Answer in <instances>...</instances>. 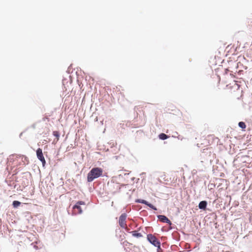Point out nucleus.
Listing matches in <instances>:
<instances>
[{"label": "nucleus", "instance_id": "1", "mask_svg": "<svg viewBox=\"0 0 252 252\" xmlns=\"http://www.w3.org/2000/svg\"><path fill=\"white\" fill-rule=\"evenodd\" d=\"M103 169L100 167L93 168L88 173L87 175V181L89 182H92L102 175Z\"/></svg>", "mask_w": 252, "mask_h": 252}, {"label": "nucleus", "instance_id": "2", "mask_svg": "<svg viewBox=\"0 0 252 252\" xmlns=\"http://www.w3.org/2000/svg\"><path fill=\"white\" fill-rule=\"evenodd\" d=\"M10 158L13 160L14 164L16 166L26 165L29 163L28 158L24 155H12Z\"/></svg>", "mask_w": 252, "mask_h": 252}, {"label": "nucleus", "instance_id": "3", "mask_svg": "<svg viewBox=\"0 0 252 252\" xmlns=\"http://www.w3.org/2000/svg\"><path fill=\"white\" fill-rule=\"evenodd\" d=\"M147 239L151 244H152L155 247H157L158 248H160V242L158 240L156 237L153 235V234H148L147 235Z\"/></svg>", "mask_w": 252, "mask_h": 252}, {"label": "nucleus", "instance_id": "4", "mask_svg": "<svg viewBox=\"0 0 252 252\" xmlns=\"http://www.w3.org/2000/svg\"><path fill=\"white\" fill-rule=\"evenodd\" d=\"M85 205V203L84 201H78L76 203V204L73 206V209L74 212L76 214H81L82 213V210L80 207V205Z\"/></svg>", "mask_w": 252, "mask_h": 252}, {"label": "nucleus", "instance_id": "5", "mask_svg": "<svg viewBox=\"0 0 252 252\" xmlns=\"http://www.w3.org/2000/svg\"><path fill=\"white\" fill-rule=\"evenodd\" d=\"M126 214H122L119 220V223L121 227L123 228H126L127 225L126 224Z\"/></svg>", "mask_w": 252, "mask_h": 252}, {"label": "nucleus", "instance_id": "6", "mask_svg": "<svg viewBox=\"0 0 252 252\" xmlns=\"http://www.w3.org/2000/svg\"><path fill=\"white\" fill-rule=\"evenodd\" d=\"M36 156L38 159L40 160L44 166L46 163L45 158L42 153V150L40 148H38L36 150Z\"/></svg>", "mask_w": 252, "mask_h": 252}, {"label": "nucleus", "instance_id": "7", "mask_svg": "<svg viewBox=\"0 0 252 252\" xmlns=\"http://www.w3.org/2000/svg\"><path fill=\"white\" fill-rule=\"evenodd\" d=\"M136 202H138V203H142V204H144L148 206L149 207H150L151 208H152V209H153L154 210H157V208L156 207H155L152 204L149 203L148 202H147V201H146L145 200L139 199H137L136 201Z\"/></svg>", "mask_w": 252, "mask_h": 252}, {"label": "nucleus", "instance_id": "8", "mask_svg": "<svg viewBox=\"0 0 252 252\" xmlns=\"http://www.w3.org/2000/svg\"><path fill=\"white\" fill-rule=\"evenodd\" d=\"M214 135H208L206 137V139L207 140V142H205L203 143H201L202 144H206L207 145H211L212 143L213 142V141L214 139Z\"/></svg>", "mask_w": 252, "mask_h": 252}, {"label": "nucleus", "instance_id": "9", "mask_svg": "<svg viewBox=\"0 0 252 252\" xmlns=\"http://www.w3.org/2000/svg\"><path fill=\"white\" fill-rule=\"evenodd\" d=\"M158 219L163 222H166L168 224H171L170 220L165 216L159 215L158 216Z\"/></svg>", "mask_w": 252, "mask_h": 252}, {"label": "nucleus", "instance_id": "10", "mask_svg": "<svg viewBox=\"0 0 252 252\" xmlns=\"http://www.w3.org/2000/svg\"><path fill=\"white\" fill-rule=\"evenodd\" d=\"M206 206L207 202L205 201H202L199 203L198 207L200 209H205Z\"/></svg>", "mask_w": 252, "mask_h": 252}, {"label": "nucleus", "instance_id": "11", "mask_svg": "<svg viewBox=\"0 0 252 252\" xmlns=\"http://www.w3.org/2000/svg\"><path fill=\"white\" fill-rule=\"evenodd\" d=\"M133 236L139 238L142 237V235L140 233H138L136 231H132L131 232Z\"/></svg>", "mask_w": 252, "mask_h": 252}, {"label": "nucleus", "instance_id": "12", "mask_svg": "<svg viewBox=\"0 0 252 252\" xmlns=\"http://www.w3.org/2000/svg\"><path fill=\"white\" fill-rule=\"evenodd\" d=\"M53 134L54 136H55L56 137V142H57V141H58L59 139V137H60V133L59 131H54L53 132Z\"/></svg>", "mask_w": 252, "mask_h": 252}, {"label": "nucleus", "instance_id": "13", "mask_svg": "<svg viewBox=\"0 0 252 252\" xmlns=\"http://www.w3.org/2000/svg\"><path fill=\"white\" fill-rule=\"evenodd\" d=\"M169 137L166 135L164 133H161L159 135V139H161V140H165V139H166L167 138H168Z\"/></svg>", "mask_w": 252, "mask_h": 252}, {"label": "nucleus", "instance_id": "14", "mask_svg": "<svg viewBox=\"0 0 252 252\" xmlns=\"http://www.w3.org/2000/svg\"><path fill=\"white\" fill-rule=\"evenodd\" d=\"M20 204L21 202L18 201H14L12 203L13 206L14 208H17Z\"/></svg>", "mask_w": 252, "mask_h": 252}, {"label": "nucleus", "instance_id": "15", "mask_svg": "<svg viewBox=\"0 0 252 252\" xmlns=\"http://www.w3.org/2000/svg\"><path fill=\"white\" fill-rule=\"evenodd\" d=\"M238 126L239 127L242 128V129H245L246 127V125L245 123L243 122H240L238 124Z\"/></svg>", "mask_w": 252, "mask_h": 252}, {"label": "nucleus", "instance_id": "16", "mask_svg": "<svg viewBox=\"0 0 252 252\" xmlns=\"http://www.w3.org/2000/svg\"><path fill=\"white\" fill-rule=\"evenodd\" d=\"M49 116H50V115H49ZM46 120H47L48 121H49V118H48V116H46L45 117H44L43 118V121H45Z\"/></svg>", "mask_w": 252, "mask_h": 252}]
</instances>
